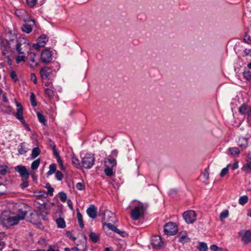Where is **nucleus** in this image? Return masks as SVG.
I'll return each instance as SVG.
<instances>
[{
  "label": "nucleus",
  "instance_id": "50",
  "mask_svg": "<svg viewBox=\"0 0 251 251\" xmlns=\"http://www.w3.org/2000/svg\"><path fill=\"white\" fill-rule=\"evenodd\" d=\"M32 223L37 226L40 229H43L44 226L40 221H32Z\"/></svg>",
  "mask_w": 251,
  "mask_h": 251
},
{
  "label": "nucleus",
  "instance_id": "29",
  "mask_svg": "<svg viewBox=\"0 0 251 251\" xmlns=\"http://www.w3.org/2000/svg\"><path fill=\"white\" fill-rule=\"evenodd\" d=\"M56 166L55 164H51L49 166V171L47 172V175L50 176L54 173H56Z\"/></svg>",
  "mask_w": 251,
  "mask_h": 251
},
{
  "label": "nucleus",
  "instance_id": "22",
  "mask_svg": "<svg viewBox=\"0 0 251 251\" xmlns=\"http://www.w3.org/2000/svg\"><path fill=\"white\" fill-rule=\"evenodd\" d=\"M130 225L136 228H141L145 226L141 221H130Z\"/></svg>",
  "mask_w": 251,
  "mask_h": 251
},
{
  "label": "nucleus",
  "instance_id": "52",
  "mask_svg": "<svg viewBox=\"0 0 251 251\" xmlns=\"http://www.w3.org/2000/svg\"><path fill=\"white\" fill-rule=\"evenodd\" d=\"M46 188L48 189V194L52 196L53 195V192L54 191V189L50 187L49 184L47 185Z\"/></svg>",
  "mask_w": 251,
  "mask_h": 251
},
{
  "label": "nucleus",
  "instance_id": "51",
  "mask_svg": "<svg viewBox=\"0 0 251 251\" xmlns=\"http://www.w3.org/2000/svg\"><path fill=\"white\" fill-rule=\"evenodd\" d=\"M36 2L37 0H26L27 5L31 7H34Z\"/></svg>",
  "mask_w": 251,
  "mask_h": 251
},
{
  "label": "nucleus",
  "instance_id": "27",
  "mask_svg": "<svg viewBox=\"0 0 251 251\" xmlns=\"http://www.w3.org/2000/svg\"><path fill=\"white\" fill-rule=\"evenodd\" d=\"M54 91L52 87L47 88L45 90V94L49 98H50L54 95Z\"/></svg>",
  "mask_w": 251,
  "mask_h": 251
},
{
  "label": "nucleus",
  "instance_id": "64",
  "mask_svg": "<svg viewBox=\"0 0 251 251\" xmlns=\"http://www.w3.org/2000/svg\"><path fill=\"white\" fill-rule=\"evenodd\" d=\"M248 121L249 123H251V107L248 115Z\"/></svg>",
  "mask_w": 251,
  "mask_h": 251
},
{
  "label": "nucleus",
  "instance_id": "19",
  "mask_svg": "<svg viewBox=\"0 0 251 251\" xmlns=\"http://www.w3.org/2000/svg\"><path fill=\"white\" fill-rule=\"evenodd\" d=\"M247 163L243 166V169L246 172L251 171V153H249L247 157Z\"/></svg>",
  "mask_w": 251,
  "mask_h": 251
},
{
  "label": "nucleus",
  "instance_id": "17",
  "mask_svg": "<svg viewBox=\"0 0 251 251\" xmlns=\"http://www.w3.org/2000/svg\"><path fill=\"white\" fill-rule=\"evenodd\" d=\"M106 163H107V162L105 161L104 162L105 168L104 170V172L106 176L111 177V176H113L115 174V173L113 170V168H112V167L108 166L106 164Z\"/></svg>",
  "mask_w": 251,
  "mask_h": 251
},
{
  "label": "nucleus",
  "instance_id": "34",
  "mask_svg": "<svg viewBox=\"0 0 251 251\" xmlns=\"http://www.w3.org/2000/svg\"><path fill=\"white\" fill-rule=\"evenodd\" d=\"M90 239L94 243H96L100 239L99 236L95 232H91L90 234Z\"/></svg>",
  "mask_w": 251,
  "mask_h": 251
},
{
  "label": "nucleus",
  "instance_id": "28",
  "mask_svg": "<svg viewBox=\"0 0 251 251\" xmlns=\"http://www.w3.org/2000/svg\"><path fill=\"white\" fill-rule=\"evenodd\" d=\"M9 172L8 167L6 165H0V174L5 175L7 173Z\"/></svg>",
  "mask_w": 251,
  "mask_h": 251
},
{
  "label": "nucleus",
  "instance_id": "62",
  "mask_svg": "<svg viewBox=\"0 0 251 251\" xmlns=\"http://www.w3.org/2000/svg\"><path fill=\"white\" fill-rule=\"evenodd\" d=\"M33 48L36 50H39L42 47H40V44L37 42V43H34L32 45Z\"/></svg>",
  "mask_w": 251,
  "mask_h": 251
},
{
  "label": "nucleus",
  "instance_id": "56",
  "mask_svg": "<svg viewBox=\"0 0 251 251\" xmlns=\"http://www.w3.org/2000/svg\"><path fill=\"white\" fill-rule=\"evenodd\" d=\"M52 150H53V154H54V156H55L56 158L57 159V158H58V157H60L58 152L56 150L55 145H54L53 146Z\"/></svg>",
  "mask_w": 251,
  "mask_h": 251
},
{
  "label": "nucleus",
  "instance_id": "60",
  "mask_svg": "<svg viewBox=\"0 0 251 251\" xmlns=\"http://www.w3.org/2000/svg\"><path fill=\"white\" fill-rule=\"evenodd\" d=\"M75 187L76 188L79 190H82L84 188V186L80 182L77 183Z\"/></svg>",
  "mask_w": 251,
  "mask_h": 251
},
{
  "label": "nucleus",
  "instance_id": "45",
  "mask_svg": "<svg viewBox=\"0 0 251 251\" xmlns=\"http://www.w3.org/2000/svg\"><path fill=\"white\" fill-rule=\"evenodd\" d=\"M229 214V211L228 210H225L223 211L220 214L221 220H223L227 218Z\"/></svg>",
  "mask_w": 251,
  "mask_h": 251
},
{
  "label": "nucleus",
  "instance_id": "32",
  "mask_svg": "<svg viewBox=\"0 0 251 251\" xmlns=\"http://www.w3.org/2000/svg\"><path fill=\"white\" fill-rule=\"evenodd\" d=\"M40 153V149L38 147H36L33 149L31 152V157L32 158H35L37 156H38Z\"/></svg>",
  "mask_w": 251,
  "mask_h": 251
},
{
  "label": "nucleus",
  "instance_id": "1",
  "mask_svg": "<svg viewBox=\"0 0 251 251\" xmlns=\"http://www.w3.org/2000/svg\"><path fill=\"white\" fill-rule=\"evenodd\" d=\"M27 211L19 209L16 216H11L12 213L9 211H3L0 216V220H24Z\"/></svg>",
  "mask_w": 251,
  "mask_h": 251
},
{
  "label": "nucleus",
  "instance_id": "13",
  "mask_svg": "<svg viewBox=\"0 0 251 251\" xmlns=\"http://www.w3.org/2000/svg\"><path fill=\"white\" fill-rule=\"evenodd\" d=\"M182 216L184 220H195L197 214L194 210H189L184 212Z\"/></svg>",
  "mask_w": 251,
  "mask_h": 251
},
{
  "label": "nucleus",
  "instance_id": "41",
  "mask_svg": "<svg viewBox=\"0 0 251 251\" xmlns=\"http://www.w3.org/2000/svg\"><path fill=\"white\" fill-rule=\"evenodd\" d=\"M18 152L21 154H25L27 152L26 148L24 146V143H21L18 149Z\"/></svg>",
  "mask_w": 251,
  "mask_h": 251
},
{
  "label": "nucleus",
  "instance_id": "35",
  "mask_svg": "<svg viewBox=\"0 0 251 251\" xmlns=\"http://www.w3.org/2000/svg\"><path fill=\"white\" fill-rule=\"evenodd\" d=\"M37 116L39 122L44 125H45L46 123V120L45 118V116L39 112H37Z\"/></svg>",
  "mask_w": 251,
  "mask_h": 251
},
{
  "label": "nucleus",
  "instance_id": "38",
  "mask_svg": "<svg viewBox=\"0 0 251 251\" xmlns=\"http://www.w3.org/2000/svg\"><path fill=\"white\" fill-rule=\"evenodd\" d=\"M16 62L17 64L20 63L21 62H25V56L23 54L18 55L16 57Z\"/></svg>",
  "mask_w": 251,
  "mask_h": 251
},
{
  "label": "nucleus",
  "instance_id": "23",
  "mask_svg": "<svg viewBox=\"0 0 251 251\" xmlns=\"http://www.w3.org/2000/svg\"><path fill=\"white\" fill-rule=\"evenodd\" d=\"M238 146L243 149H246L248 146V140L247 138H240L238 142Z\"/></svg>",
  "mask_w": 251,
  "mask_h": 251
},
{
  "label": "nucleus",
  "instance_id": "6",
  "mask_svg": "<svg viewBox=\"0 0 251 251\" xmlns=\"http://www.w3.org/2000/svg\"><path fill=\"white\" fill-rule=\"evenodd\" d=\"M53 70L52 68L45 66L40 69V76L42 79H50L53 76Z\"/></svg>",
  "mask_w": 251,
  "mask_h": 251
},
{
  "label": "nucleus",
  "instance_id": "59",
  "mask_svg": "<svg viewBox=\"0 0 251 251\" xmlns=\"http://www.w3.org/2000/svg\"><path fill=\"white\" fill-rule=\"evenodd\" d=\"M6 187L1 183H0V195L3 194L5 193Z\"/></svg>",
  "mask_w": 251,
  "mask_h": 251
},
{
  "label": "nucleus",
  "instance_id": "36",
  "mask_svg": "<svg viewBox=\"0 0 251 251\" xmlns=\"http://www.w3.org/2000/svg\"><path fill=\"white\" fill-rule=\"evenodd\" d=\"M248 201V197L247 196H242L239 199V203L241 205H244Z\"/></svg>",
  "mask_w": 251,
  "mask_h": 251
},
{
  "label": "nucleus",
  "instance_id": "54",
  "mask_svg": "<svg viewBox=\"0 0 251 251\" xmlns=\"http://www.w3.org/2000/svg\"><path fill=\"white\" fill-rule=\"evenodd\" d=\"M10 76L11 78L15 81H17L18 80L17 75L16 74V72L14 71H11L10 73Z\"/></svg>",
  "mask_w": 251,
  "mask_h": 251
},
{
  "label": "nucleus",
  "instance_id": "30",
  "mask_svg": "<svg viewBox=\"0 0 251 251\" xmlns=\"http://www.w3.org/2000/svg\"><path fill=\"white\" fill-rule=\"evenodd\" d=\"M243 135L244 136L243 138H247L248 140L251 137V128H246L243 133Z\"/></svg>",
  "mask_w": 251,
  "mask_h": 251
},
{
  "label": "nucleus",
  "instance_id": "7",
  "mask_svg": "<svg viewBox=\"0 0 251 251\" xmlns=\"http://www.w3.org/2000/svg\"><path fill=\"white\" fill-rule=\"evenodd\" d=\"M152 247L154 249H160L163 245L164 242L161 237L158 235H154L151 239Z\"/></svg>",
  "mask_w": 251,
  "mask_h": 251
},
{
  "label": "nucleus",
  "instance_id": "18",
  "mask_svg": "<svg viewBox=\"0 0 251 251\" xmlns=\"http://www.w3.org/2000/svg\"><path fill=\"white\" fill-rule=\"evenodd\" d=\"M102 218L104 220H109L110 219H114L115 218V215L111 211L106 210L104 211V213L102 215Z\"/></svg>",
  "mask_w": 251,
  "mask_h": 251
},
{
  "label": "nucleus",
  "instance_id": "33",
  "mask_svg": "<svg viewBox=\"0 0 251 251\" xmlns=\"http://www.w3.org/2000/svg\"><path fill=\"white\" fill-rule=\"evenodd\" d=\"M107 160L108 161V162L110 164V166L112 168H114L117 165V161L116 160L112 157L111 156H109L107 158Z\"/></svg>",
  "mask_w": 251,
  "mask_h": 251
},
{
  "label": "nucleus",
  "instance_id": "21",
  "mask_svg": "<svg viewBox=\"0 0 251 251\" xmlns=\"http://www.w3.org/2000/svg\"><path fill=\"white\" fill-rule=\"evenodd\" d=\"M48 41V39L46 35H42L37 39V42L40 44V47H45L46 44Z\"/></svg>",
  "mask_w": 251,
  "mask_h": 251
},
{
  "label": "nucleus",
  "instance_id": "5",
  "mask_svg": "<svg viewBox=\"0 0 251 251\" xmlns=\"http://www.w3.org/2000/svg\"><path fill=\"white\" fill-rule=\"evenodd\" d=\"M177 231V226L174 222H170L164 226V232L167 235H173Z\"/></svg>",
  "mask_w": 251,
  "mask_h": 251
},
{
  "label": "nucleus",
  "instance_id": "53",
  "mask_svg": "<svg viewBox=\"0 0 251 251\" xmlns=\"http://www.w3.org/2000/svg\"><path fill=\"white\" fill-rule=\"evenodd\" d=\"M57 162L58 163L59 165L60 166V169L62 170H65L66 168L64 166L63 161L61 159V157H58V158L56 159Z\"/></svg>",
  "mask_w": 251,
  "mask_h": 251
},
{
  "label": "nucleus",
  "instance_id": "55",
  "mask_svg": "<svg viewBox=\"0 0 251 251\" xmlns=\"http://www.w3.org/2000/svg\"><path fill=\"white\" fill-rule=\"evenodd\" d=\"M210 249L213 251H223V250L222 248H219L215 245L211 246Z\"/></svg>",
  "mask_w": 251,
  "mask_h": 251
},
{
  "label": "nucleus",
  "instance_id": "24",
  "mask_svg": "<svg viewBox=\"0 0 251 251\" xmlns=\"http://www.w3.org/2000/svg\"><path fill=\"white\" fill-rule=\"evenodd\" d=\"M65 251H80L82 250V251H86V246L84 243H83L82 245V248H78V247H74L70 249L68 248H66L64 249Z\"/></svg>",
  "mask_w": 251,
  "mask_h": 251
},
{
  "label": "nucleus",
  "instance_id": "40",
  "mask_svg": "<svg viewBox=\"0 0 251 251\" xmlns=\"http://www.w3.org/2000/svg\"><path fill=\"white\" fill-rule=\"evenodd\" d=\"M28 178H22V180L23 181V182L20 184V186H21V188L24 189L28 186L29 183H28V181L27 180Z\"/></svg>",
  "mask_w": 251,
  "mask_h": 251
},
{
  "label": "nucleus",
  "instance_id": "15",
  "mask_svg": "<svg viewBox=\"0 0 251 251\" xmlns=\"http://www.w3.org/2000/svg\"><path fill=\"white\" fill-rule=\"evenodd\" d=\"M103 226H106L109 229L119 234V235L123 236V234L125 233L124 231H121L119 229H118L114 225H112L110 223H104L103 224Z\"/></svg>",
  "mask_w": 251,
  "mask_h": 251
},
{
  "label": "nucleus",
  "instance_id": "16",
  "mask_svg": "<svg viewBox=\"0 0 251 251\" xmlns=\"http://www.w3.org/2000/svg\"><path fill=\"white\" fill-rule=\"evenodd\" d=\"M176 237L178 239V241L179 242L184 244L185 243H188L190 241V238L188 237V235L185 234H182L179 233Z\"/></svg>",
  "mask_w": 251,
  "mask_h": 251
},
{
  "label": "nucleus",
  "instance_id": "58",
  "mask_svg": "<svg viewBox=\"0 0 251 251\" xmlns=\"http://www.w3.org/2000/svg\"><path fill=\"white\" fill-rule=\"evenodd\" d=\"M29 59L33 63L35 62V58L36 57V54L35 53L30 52L29 54Z\"/></svg>",
  "mask_w": 251,
  "mask_h": 251
},
{
  "label": "nucleus",
  "instance_id": "25",
  "mask_svg": "<svg viewBox=\"0 0 251 251\" xmlns=\"http://www.w3.org/2000/svg\"><path fill=\"white\" fill-rule=\"evenodd\" d=\"M15 13L16 15L19 17L20 19H22L24 21H25V19L24 18V16L26 15V12L24 10H16Z\"/></svg>",
  "mask_w": 251,
  "mask_h": 251
},
{
  "label": "nucleus",
  "instance_id": "43",
  "mask_svg": "<svg viewBox=\"0 0 251 251\" xmlns=\"http://www.w3.org/2000/svg\"><path fill=\"white\" fill-rule=\"evenodd\" d=\"M247 110V105L245 104L242 105L239 109V111L240 114L244 115L245 114Z\"/></svg>",
  "mask_w": 251,
  "mask_h": 251
},
{
  "label": "nucleus",
  "instance_id": "48",
  "mask_svg": "<svg viewBox=\"0 0 251 251\" xmlns=\"http://www.w3.org/2000/svg\"><path fill=\"white\" fill-rule=\"evenodd\" d=\"M57 226L59 228H64L66 226L65 221H55Z\"/></svg>",
  "mask_w": 251,
  "mask_h": 251
},
{
  "label": "nucleus",
  "instance_id": "3",
  "mask_svg": "<svg viewBox=\"0 0 251 251\" xmlns=\"http://www.w3.org/2000/svg\"><path fill=\"white\" fill-rule=\"evenodd\" d=\"M95 157L91 154H86L81 160V167L86 169H91L95 163Z\"/></svg>",
  "mask_w": 251,
  "mask_h": 251
},
{
  "label": "nucleus",
  "instance_id": "20",
  "mask_svg": "<svg viewBox=\"0 0 251 251\" xmlns=\"http://www.w3.org/2000/svg\"><path fill=\"white\" fill-rule=\"evenodd\" d=\"M227 153L233 157L238 156L240 153L239 150L236 147L229 148L227 150Z\"/></svg>",
  "mask_w": 251,
  "mask_h": 251
},
{
  "label": "nucleus",
  "instance_id": "10",
  "mask_svg": "<svg viewBox=\"0 0 251 251\" xmlns=\"http://www.w3.org/2000/svg\"><path fill=\"white\" fill-rule=\"evenodd\" d=\"M35 25V23L34 20H28L27 22H26L22 26V30L23 32H26L27 33H29L32 31L33 26Z\"/></svg>",
  "mask_w": 251,
  "mask_h": 251
},
{
  "label": "nucleus",
  "instance_id": "4",
  "mask_svg": "<svg viewBox=\"0 0 251 251\" xmlns=\"http://www.w3.org/2000/svg\"><path fill=\"white\" fill-rule=\"evenodd\" d=\"M146 208L142 205L140 204L136 206L131 212V217L134 220H138L143 217Z\"/></svg>",
  "mask_w": 251,
  "mask_h": 251
},
{
  "label": "nucleus",
  "instance_id": "46",
  "mask_svg": "<svg viewBox=\"0 0 251 251\" xmlns=\"http://www.w3.org/2000/svg\"><path fill=\"white\" fill-rule=\"evenodd\" d=\"M55 177L58 180H61L63 178V174L59 171H57L55 174Z\"/></svg>",
  "mask_w": 251,
  "mask_h": 251
},
{
  "label": "nucleus",
  "instance_id": "61",
  "mask_svg": "<svg viewBox=\"0 0 251 251\" xmlns=\"http://www.w3.org/2000/svg\"><path fill=\"white\" fill-rule=\"evenodd\" d=\"M202 176L205 180H208L209 179V174L206 170L204 171V172L202 173Z\"/></svg>",
  "mask_w": 251,
  "mask_h": 251
},
{
  "label": "nucleus",
  "instance_id": "39",
  "mask_svg": "<svg viewBox=\"0 0 251 251\" xmlns=\"http://www.w3.org/2000/svg\"><path fill=\"white\" fill-rule=\"evenodd\" d=\"M30 100L32 106L35 107L37 105V102L36 101L35 96L33 93H30Z\"/></svg>",
  "mask_w": 251,
  "mask_h": 251
},
{
  "label": "nucleus",
  "instance_id": "14",
  "mask_svg": "<svg viewBox=\"0 0 251 251\" xmlns=\"http://www.w3.org/2000/svg\"><path fill=\"white\" fill-rule=\"evenodd\" d=\"M19 221H0V224L4 227L7 228H10L12 226L17 225Z\"/></svg>",
  "mask_w": 251,
  "mask_h": 251
},
{
  "label": "nucleus",
  "instance_id": "44",
  "mask_svg": "<svg viewBox=\"0 0 251 251\" xmlns=\"http://www.w3.org/2000/svg\"><path fill=\"white\" fill-rule=\"evenodd\" d=\"M229 166H230V164H228L226 167H225L222 169V170L220 173V176L221 177H224L228 173V167H229Z\"/></svg>",
  "mask_w": 251,
  "mask_h": 251
},
{
  "label": "nucleus",
  "instance_id": "47",
  "mask_svg": "<svg viewBox=\"0 0 251 251\" xmlns=\"http://www.w3.org/2000/svg\"><path fill=\"white\" fill-rule=\"evenodd\" d=\"M59 195L60 201L63 202H65L67 198V195L66 194V193L64 192H60L59 193Z\"/></svg>",
  "mask_w": 251,
  "mask_h": 251
},
{
  "label": "nucleus",
  "instance_id": "42",
  "mask_svg": "<svg viewBox=\"0 0 251 251\" xmlns=\"http://www.w3.org/2000/svg\"><path fill=\"white\" fill-rule=\"evenodd\" d=\"M199 249L200 251H206L208 249L207 244L203 242L200 243Z\"/></svg>",
  "mask_w": 251,
  "mask_h": 251
},
{
  "label": "nucleus",
  "instance_id": "63",
  "mask_svg": "<svg viewBox=\"0 0 251 251\" xmlns=\"http://www.w3.org/2000/svg\"><path fill=\"white\" fill-rule=\"evenodd\" d=\"M5 246V240L0 239V251H2Z\"/></svg>",
  "mask_w": 251,
  "mask_h": 251
},
{
  "label": "nucleus",
  "instance_id": "26",
  "mask_svg": "<svg viewBox=\"0 0 251 251\" xmlns=\"http://www.w3.org/2000/svg\"><path fill=\"white\" fill-rule=\"evenodd\" d=\"M23 44L20 42H17L16 45V50L19 55L24 54V51L23 50Z\"/></svg>",
  "mask_w": 251,
  "mask_h": 251
},
{
  "label": "nucleus",
  "instance_id": "11",
  "mask_svg": "<svg viewBox=\"0 0 251 251\" xmlns=\"http://www.w3.org/2000/svg\"><path fill=\"white\" fill-rule=\"evenodd\" d=\"M17 112L15 117L17 119L20 120L23 124L25 123V120L23 117V108L20 103L16 102Z\"/></svg>",
  "mask_w": 251,
  "mask_h": 251
},
{
  "label": "nucleus",
  "instance_id": "31",
  "mask_svg": "<svg viewBox=\"0 0 251 251\" xmlns=\"http://www.w3.org/2000/svg\"><path fill=\"white\" fill-rule=\"evenodd\" d=\"M72 163L77 168H81V164L79 160L74 156L72 157Z\"/></svg>",
  "mask_w": 251,
  "mask_h": 251
},
{
  "label": "nucleus",
  "instance_id": "57",
  "mask_svg": "<svg viewBox=\"0 0 251 251\" xmlns=\"http://www.w3.org/2000/svg\"><path fill=\"white\" fill-rule=\"evenodd\" d=\"M30 79L35 84H37L38 80L35 75L33 73L30 74Z\"/></svg>",
  "mask_w": 251,
  "mask_h": 251
},
{
  "label": "nucleus",
  "instance_id": "37",
  "mask_svg": "<svg viewBox=\"0 0 251 251\" xmlns=\"http://www.w3.org/2000/svg\"><path fill=\"white\" fill-rule=\"evenodd\" d=\"M40 159H37L35 160H34L31 164V168L32 170H36L37 169L40 164Z\"/></svg>",
  "mask_w": 251,
  "mask_h": 251
},
{
  "label": "nucleus",
  "instance_id": "9",
  "mask_svg": "<svg viewBox=\"0 0 251 251\" xmlns=\"http://www.w3.org/2000/svg\"><path fill=\"white\" fill-rule=\"evenodd\" d=\"M15 170L20 174L22 178L29 177V173L25 166L18 165L15 168Z\"/></svg>",
  "mask_w": 251,
  "mask_h": 251
},
{
  "label": "nucleus",
  "instance_id": "49",
  "mask_svg": "<svg viewBox=\"0 0 251 251\" xmlns=\"http://www.w3.org/2000/svg\"><path fill=\"white\" fill-rule=\"evenodd\" d=\"M243 75L247 80L251 79V71H245L243 73Z\"/></svg>",
  "mask_w": 251,
  "mask_h": 251
},
{
  "label": "nucleus",
  "instance_id": "2",
  "mask_svg": "<svg viewBox=\"0 0 251 251\" xmlns=\"http://www.w3.org/2000/svg\"><path fill=\"white\" fill-rule=\"evenodd\" d=\"M238 237L240 239L244 245H248L251 242V230L242 229L238 233Z\"/></svg>",
  "mask_w": 251,
  "mask_h": 251
},
{
  "label": "nucleus",
  "instance_id": "8",
  "mask_svg": "<svg viewBox=\"0 0 251 251\" xmlns=\"http://www.w3.org/2000/svg\"><path fill=\"white\" fill-rule=\"evenodd\" d=\"M41 61L44 63H49L52 60V53L48 49L44 50L41 53Z\"/></svg>",
  "mask_w": 251,
  "mask_h": 251
},
{
  "label": "nucleus",
  "instance_id": "12",
  "mask_svg": "<svg viewBox=\"0 0 251 251\" xmlns=\"http://www.w3.org/2000/svg\"><path fill=\"white\" fill-rule=\"evenodd\" d=\"M97 208L94 204H91L87 209L86 212L89 217L91 219H95L97 216Z\"/></svg>",
  "mask_w": 251,
  "mask_h": 251
}]
</instances>
